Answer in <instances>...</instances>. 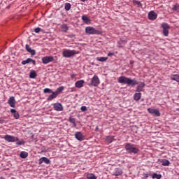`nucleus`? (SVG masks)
I'll return each mask as SVG.
<instances>
[{"label": "nucleus", "mask_w": 179, "mask_h": 179, "mask_svg": "<svg viewBox=\"0 0 179 179\" xmlns=\"http://www.w3.org/2000/svg\"><path fill=\"white\" fill-rule=\"evenodd\" d=\"M86 34L89 35H99L100 31L96 30V29L93 28V27H87L85 28Z\"/></svg>", "instance_id": "nucleus-4"}, {"label": "nucleus", "mask_w": 179, "mask_h": 179, "mask_svg": "<svg viewBox=\"0 0 179 179\" xmlns=\"http://www.w3.org/2000/svg\"><path fill=\"white\" fill-rule=\"evenodd\" d=\"M99 130V126H96V131Z\"/></svg>", "instance_id": "nucleus-47"}, {"label": "nucleus", "mask_w": 179, "mask_h": 179, "mask_svg": "<svg viewBox=\"0 0 179 179\" xmlns=\"http://www.w3.org/2000/svg\"><path fill=\"white\" fill-rule=\"evenodd\" d=\"M145 178H148L149 174L146 173V174L145 175Z\"/></svg>", "instance_id": "nucleus-45"}, {"label": "nucleus", "mask_w": 179, "mask_h": 179, "mask_svg": "<svg viewBox=\"0 0 179 179\" xmlns=\"http://www.w3.org/2000/svg\"><path fill=\"white\" fill-rule=\"evenodd\" d=\"M4 140L8 143H14L15 141H19V138L14 137V136H10V134H6L4 136Z\"/></svg>", "instance_id": "nucleus-7"}, {"label": "nucleus", "mask_w": 179, "mask_h": 179, "mask_svg": "<svg viewBox=\"0 0 179 179\" xmlns=\"http://www.w3.org/2000/svg\"><path fill=\"white\" fill-rule=\"evenodd\" d=\"M171 79L172 80H176V82L179 83V75H172L171 76Z\"/></svg>", "instance_id": "nucleus-28"}, {"label": "nucleus", "mask_w": 179, "mask_h": 179, "mask_svg": "<svg viewBox=\"0 0 179 179\" xmlns=\"http://www.w3.org/2000/svg\"><path fill=\"white\" fill-rule=\"evenodd\" d=\"M69 120V122L72 123L74 127H77V124L76 122V119L75 118H72V117H70Z\"/></svg>", "instance_id": "nucleus-35"}, {"label": "nucleus", "mask_w": 179, "mask_h": 179, "mask_svg": "<svg viewBox=\"0 0 179 179\" xmlns=\"http://www.w3.org/2000/svg\"><path fill=\"white\" fill-rule=\"evenodd\" d=\"M120 42H121V43H127V41H125L124 39H120Z\"/></svg>", "instance_id": "nucleus-44"}, {"label": "nucleus", "mask_w": 179, "mask_h": 179, "mask_svg": "<svg viewBox=\"0 0 179 179\" xmlns=\"http://www.w3.org/2000/svg\"><path fill=\"white\" fill-rule=\"evenodd\" d=\"M50 94L48 97V101H52V99H54L55 98L57 97V92L56 91H52V92H50Z\"/></svg>", "instance_id": "nucleus-23"}, {"label": "nucleus", "mask_w": 179, "mask_h": 179, "mask_svg": "<svg viewBox=\"0 0 179 179\" xmlns=\"http://www.w3.org/2000/svg\"><path fill=\"white\" fill-rule=\"evenodd\" d=\"M117 81L120 84H127L128 86H135L138 84L136 79L128 78L127 77H125V76H121L119 77Z\"/></svg>", "instance_id": "nucleus-1"}, {"label": "nucleus", "mask_w": 179, "mask_h": 179, "mask_svg": "<svg viewBox=\"0 0 179 179\" xmlns=\"http://www.w3.org/2000/svg\"><path fill=\"white\" fill-rule=\"evenodd\" d=\"M34 31L36 34H38V32L41 31V28H36V29H34Z\"/></svg>", "instance_id": "nucleus-41"}, {"label": "nucleus", "mask_w": 179, "mask_h": 179, "mask_svg": "<svg viewBox=\"0 0 179 179\" xmlns=\"http://www.w3.org/2000/svg\"><path fill=\"white\" fill-rule=\"evenodd\" d=\"M152 179H161L162 178V174H157V173H152Z\"/></svg>", "instance_id": "nucleus-32"}, {"label": "nucleus", "mask_w": 179, "mask_h": 179, "mask_svg": "<svg viewBox=\"0 0 179 179\" xmlns=\"http://www.w3.org/2000/svg\"><path fill=\"white\" fill-rule=\"evenodd\" d=\"M96 61L99 62H106L108 61V57H97Z\"/></svg>", "instance_id": "nucleus-26"}, {"label": "nucleus", "mask_w": 179, "mask_h": 179, "mask_svg": "<svg viewBox=\"0 0 179 179\" xmlns=\"http://www.w3.org/2000/svg\"><path fill=\"white\" fill-rule=\"evenodd\" d=\"M114 141V137H113V136H108V137H106V141H108V143H110Z\"/></svg>", "instance_id": "nucleus-36"}, {"label": "nucleus", "mask_w": 179, "mask_h": 179, "mask_svg": "<svg viewBox=\"0 0 179 179\" xmlns=\"http://www.w3.org/2000/svg\"><path fill=\"white\" fill-rule=\"evenodd\" d=\"M125 150L129 153H134V155H136V153H138L140 151L139 148H136L135 145L127 143L125 145Z\"/></svg>", "instance_id": "nucleus-3"}, {"label": "nucleus", "mask_w": 179, "mask_h": 179, "mask_svg": "<svg viewBox=\"0 0 179 179\" xmlns=\"http://www.w3.org/2000/svg\"><path fill=\"white\" fill-rule=\"evenodd\" d=\"M87 179H97L94 173H88L87 174Z\"/></svg>", "instance_id": "nucleus-30"}, {"label": "nucleus", "mask_w": 179, "mask_h": 179, "mask_svg": "<svg viewBox=\"0 0 179 179\" xmlns=\"http://www.w3.org/2000/svg\"><path fill=\"white\" fill-rule=\"evenodd\" d=\"M121 174H122V170H121V169H115V172H114L115 176H121Z\"/></svg>", "instance_id": "nucleus-27"}, {"label": "nucleus", "mask_w": 179, "mask_h": 179, "mask_svg": "<svg viewBox=\"0 0 179 179\" xmlns=\"http://www.w3.org/2000/svg\"><path fill=\"white\" fill-rule=\"evenodd\" d=\"M17 141V143H16L17 145H24L25 144L24 141Z\"/></svg>", "instance_id": "nucleus-39"}, {"label": "nucleus", "mask_w": 179, "mask_h": 179, "mask_svg": "<svg viewBox=\"0 0 179 179\" xmlns=\"http://www.w3.org/2000/svg\"><path fill=\"white\" fill-rule=\"evenodd\" d=\"M71 7L72 6L71 3H65L64 9L66 10V11H69V10H71Z\"/></svg>", "instance_id": "nucleus-29"}, {"label": "nucleus", "mask_w": 179, "mask_h": 179, "mask_svg": "<svg viewBox=\"0 0 179 179\" xmlns=\"http://www.w3.org/2000/svg\"><path fill=\"white\" fill-rule=\"evenodd\" d=\"M10 113H13L15 120H19L20 118L19 112H17L15 108H11Z\"/></svg>", "instance_id": "nucleus-21"}, {"label": "nucleus", "mask_w": 179, "mask_h": 179, "mask_svg": "<svg viewBox=\"0 0 179 179\" xmlns=\"http://www.w3.org/2000/svg\"><path fill=\"white\" fill-rule=\"evenodd\" d=\"M101 83L99 78L98 76L95 75L94 77L91 79V83L88 84L89 86H99Z\"/></svg>", "instance_id": "nucleus-5"}, {"label": "nucleus", "mask_w": 179, "mask_h": 179, "mask_svg": "<svg viewBox=\"0 0 179 179\" xmlns=\"http://www.w3.org/2000/svg\"><path fill=\"white\" fill-rule=\"evenodd\" d=\"M161 27L163 29V35L165 36H168L169 34L170 25H169V24L167 23H162Z\"/></svg>", "instance_id": "nucleus-6"}, {"label": "nucleus", "mask_w": 179, "mask_h": 179, "mask_svg": "<svg viewBox=\"0 0 179 179\" xmlns=\"http://www.w3.org/2000/svg\"><path fill=\"white\" fill-rule=\"evenodd\" d=\"M133 3L134 6H137L138 7L143 6V4L140 1L133 0Z\"/></svg>", "instance_id": "nucleus-33"}, {"label": "nucleus", "mask_w": 179, "mask_h": 179, "mask_svg": "<svg viewBox=\"0 0 179 179\" xmlns=\"http://www.w3.org/2000/svg\"><path fill=\"white\" fill-rule=\"evenodd\" d=\"M43 163H45V164H50L51 162L50 160L47 158L46 157H42V158H40L39 160H38V164H43Z\"/></svg>", "instance_id": "nucleus-17"}, {"label": "nucleus", "mask_w": 179, "mask_h": 179, "mask_svg": "<svg viewBox=\"0 0 179 179\" xmlns=\"http://www.w3.org/2000/svg\"><path fill=\"white\" fill-rule=\"evenodd\" d=\"M20 156L21 157V158L25 159L29 156V153L26 151H22L20 154Z\"/></svg>", "instance_id": "nucleus-24"}, {"label": "nucleus", "mask_w": 179, "mask_h": 179, "mask_svg": "<svg viewBox=\"0 0 179 179\" xmlns=\"http://www.w3.org/2000/svg\"><path fill=\"white\" fill-rule=\"evenodd\" d=\"M36 76H37V73L36 71H31L29 73V77L30 78H32V79L36 78Z\"/></svg>", "instance_id": "nucleus-34"}, {"label": "nucleus", "mask_w": 179, "mask_h": 179, "mask_svg": "<svg viewBox=\"0 0 179 179\" xmlns=\"http://www.w3.org/2000/svg\"><path fill=\"white\" fill-rule=\"evenodd\" d=\"M76 54H78V52L76 50H69V49L62 50L63 57H66V58L73 57Z\"/></svg>", "instance_id": "nucleus-2"}, {"label": "nucleus", "mask_w": 179, "mask_h": 179, "mask_svg": "<svg viewBox=\"0 0 179 179\" xmlns=\"http://www.w3.org/2000/svg\"><path fill=\"white\" fill-rule=\"evenodd\" d=\"M115 53L114 52H109L108 53V57L114 56Z\"/></svg>", "instance_id": "nucleus-42"}, {"label": "nucleus", "mask_w": 179, "mask_h": 179, "mask_svg": "<svg viewBox=\"0 0 179 179\" xmlns=\"http://www.w3.org/2000/svg\"><path fill=\"white\" fill-rule=\"evenodd\" d=\"M55 58L53 56H45L42 57V62L43 64H48V63H50L51 62H54Z\"/></svg>", "instance_id": "nucleus-8"}, {"label": "nucleus", "mask_w": 179, "mask_h": 179, "mask_svg": "<svg viewBox=\"0 0 179 179\" xmlns=\"http://www.w3.org/2000/svg\"><path fill=\"white\" fill-rule=\"evenodd\" d=\"M85 80L83 79H81L80 80H78L75 83L76 87H78V89H80L84 86Z\"/></svg>", "instance_id": "nucleus-20"}, {"label": "nucleus", "mask_w": 179, "mask_h": 179, "mask_svg": "<svg viewBox=\"0 0 179 179\" xmlns=\"http://www.w3.org/2000/svg\"><path fill=\"white\" fill-rule=\"evenodd\" d=\"M145 86V83L142 82L138 84V85L136 86V91L137 92L141 93V92L143 90L144 87Z\"/></svg>", "instance_id": "nucleus-14"}, {"label": "nucleus", "mask_w": 179, "mask_h": 179, "mask_svg": "<svg viewBox=\"0 0 179 179\" xmlns=\"http://www.w3.org/2000/svg\"><path fill=\"white\" fill-rule=\"evenodd\" d=\"M131 64H132V62H130Z\"/></svg>", "instance_id": "nucleus-49"}, {"label": "nucleus", "mask_w": 179, "mask_h": 179, "mask_svg": "<svg viewBox=\"0 0 179 179\" xmlns=\"http://www.w3.org/2000/svg\"><path fill=\"white\" fill-rule=\"evenodd\" d=\"M62 30L64 32H66L69 30V27L66 24H62Z\"/></svg>", "instance_id": "nucleus-31"}, {"label": "nucleus", "mask_w": 179, "mask_h": 179, "mask_svg": "<svg viewBox=\"0 0 179 179\" xmlns=\"http://www.w3.org/2000/svg\"><path fill=\"white\" fill-rule=\"evenodd\" d=\"M82 20L85 24H91L92 23V20H90V18H89V17L87 16V15H83L82 16Z\"/></svg>", "instance_id": "nucleus-15"}, {"label": "nucleus", "mask_w": 179, "mask_h": 179, "mask_svg": "<svg viewBox=\"0 0 179 179\" xmlns=\"http://www.w3.org/2000/svg\"><path fill=\"white\" fill-rule=\"evenodd\" d=\"M8 103L11 108H15L16 100L15 96H10L8 101Z\"/></svg>", "instance_id": "nucleus-10"}, {"label": "nucleus", "mask_w": 179, "mask_h": 179, "mask_svg": "<svg viewBox=\"0 0 179 179\" xmlns=\"http://www.w3.org/2000/svg\"><path fill=\"white\" fill-rule=\"evenodd\" d=\"M29 63H32L34 65H36V60L32 59V58H27V59L22 60V65H26Z\"/></svg>", "instance_id": "nucleus-16"}, {"label": "nucleus", "mask_w": 179, "mask_h": 179, "mask_svg": "<svg viewBox=\"0 0 179 179\" xmlns=\"http://www.w3.org/2000/svg\"><path fill=\"white\" fill-rule=\"evenodd\" d=\"M54 109L55 110V111H63L64 106L62 104H61V103H55Z\"/></svg>", "instance_id": "nucleus-11"}, {"label": "nucleus", "mask_w": 179, "mask_h": 179, "mask_svg": "<svg viewBox=\"0 0 179 179\" xmlns=\"http://www.w3.org/2000/svg\"><path fill=\"white\" fill-rule=\"evenodd\" d=\"M75 76H76V75H71V78H74Z\"/></svg>", "instance_id": "nucleus-46"}, {"label": "nucleus", "mask_w": 179, "mask_h": 179, "mask_svg": "<svg viewBox=\"0 0 179 179\" xmlns=\"http://www.w3.org/2000/svg\"><path fill=\"white\" fill-rule=\"evenodd\" d=\"M158 163L163 166H169L170 165V162L168 159H159Z\"/></svg>", "instance_id": "nucleus-18"}, {"label": "nucleus", "mask_w": 179, "mask_h": 179, "mask_svg": "<svg viewBox=\"0 0 179 179\" xmlns=\"http://www.w3.org/2000/svg\"><path fill=\"white\" fill-rule=\"evenodd\" d=\"M81 110H82L83 112L87 111V106H81Z\"/></svg>", "instance_id": "nucleus-40"}, {"label": "nucleus", "mask_w": 179, "mask_h": 179, "mask_svg": "<svg viewBox=\"0 0 179 179\" xmlns=\"http://www.w3.org/2000/svg\"><path fill=\"white\" fill-rule=\"evenodd\" d=\"M176 146H179V141L176 143Z\"/></svg>", "instance_id": "nucleus-48"}, {"label": "nucleus", "mask_w": 179, "mask_h": 179, "mask_svg": "<svg viewBox=\"0 0 179 179\" xmlns=\"http://www.w3.org/2000/svg\"><path fill=\"white\" fill-rule=\"evenodd\" d=\"M172 10H174L175 11H177L178 10H179V4L176 3V4H175L173 6Z\"/></svg>", "instance_id": "nucleus-38"}, {"label": "nucleus", "mask_w": 179, "mask_h": 179, "mask_svg": "<svg viewBox=\"0 0 179 179\" xmlns=\"http://www.w3.org/2000/svg\"><path fill=\"white\" fill-rule=\"evenodd\" d=\"M74 136L75 138L79 141H83L85 139V136H83L82 132H76Z\"/></svg>", "instance_id": "nucleus-12"}, {"label": "nucleus", "mask_w": 179, "mask_h": 179, "mask_svg": "<svg viewBox=\"0 0 179 179\" xmlns=\"http://www.w3.org/2000/svg\"><path fill=\"white\" fill-rule=\"evenodd\" d=\"M148 112L149 113H151V115H156V117H159L161 115L159 110H158L157 108H148Z\"/></svg>", "instance_id": "nucleus-9"}, {"label": "nucleus", "mask_w": 179, "mask_h": 179, "mask_svg": "<svg viewBox=\"0 0 179 179\" xmlns=\"http://www.w3.org/2000/svg\"><path fill=\"white\" fill-rule=\"evenodd\" d=\"M0 123L1 124L5 123V120L2 119V118H0Z\"/></svg>", "instance_id": "nucleus-43"}, {"label": "nucleus", "mask_w": 179, "mask_h": 179, "mask_svg": "<svg viewBox=\"0 0 179 179\" xmlns=\"http://www.w3.org/2000/svg\"><path fill=\"white\" fill-rule=\"evenodd\" d=\"M25 49H26L27 51H28V52H29L32 56H34V55H36V50L31 49V48H30V46L29 45V44H26V45H25Z\"/></svg>", "instance_id": "nucleus-19"}, {"label": "nucleus", "mask_w": 179, "mask_h": 179, "mask_svg": "<svg viewBox=\"0 0 179 179\" xmlns=\"http://www.w3.org/2000/svg\"><path fill=\"white\" fill-rule=\"evenodd\" d=\"M133 97L134 101H140L141 98L142 97V94L136 91V94H134Z\"/></svg>", "instance_id": "nucleus-22"}, {"label": "nucleus", "mask_w": 179, "mask_h": 179, "mask_svg": "<svg viewBox=\"0 0 179 179\" xmlns=\"http://www.w3.org/2000/svg\"><path fill=\"white\" fill-rule=\"evenodd\" d=\"M64 90V86H59V87H58L56 90V96L57 97L58 94H60Z\"/></svg>", "instance_id": "nucleus-25"}, {"label": "nucleus", "mask_w": 179, "mask_h": 179, "mask_svg": "<svg viewBox=\"0 0 179 179\" xmlns=\"http://www.w3.org/2000/svg\"><path fill=\"white\" fill-rule=\"evenodd\" d=\"M43 92L45 94H51V92H52V90L48 89V88H45V89L43 90Z\"/></svg>", "instance_id": "nucleus-37"}, {"label": "nucleus", "mask_w": 179, "mask_h": 179, "mask_svg": "<svg viewBox=\"0 0 179 179\" xmlns=\"http://www.w3.org/2000/svg\"><path fill=\"white\" fill-rule=\"evenodd\" d=\"M148 17L150 20H155L157 18V15L155 11H150V13H148Z\"/></svg>", "instance_id": "nucleus-13"}]
</instances>
